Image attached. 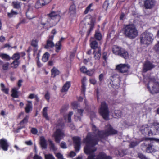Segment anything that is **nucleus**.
I'll return each mask as SVG.
<instances>
[{
	"label": "nucleus",
	"instance_id": "obj_46",
	"mask_svg": "<svg viewBox=\"0 0 159 159\" xmlns=\"http://www.w3.org/2000/svg\"><path fill=\"white\" fill-rule=\"evenodd\" d=\"M94 72L95 70L94 69H90L87 70L86 73L89 76H92L93 75Z\"/></svg>",
	"mask_w": 159,
	"mask_h": 159
},
{
	"label": "nucleus",
	"instance_id": "obj_45",
	"mask_svg": "<svg viewBox=\"0 0 159 159\" xmlns=\"http://www.w3.org/2000/svg\"><path fill=\"white\" fill-rule=\"evenodd\" d=\"M1 90L4 92L6 94H8V89L7 88H6L5 87L4 84L2 83L1 84Z\"/></svg>",
	"mask_w": 159,
	"mask_h": 159
},
{
	"label": "nucleus",
	"instance_id": "obj_42",
	"mask_svg": "<svg viewBox=\"0 0 159 159\" xmlns=\"http://www.w3.org/2000/svg\"><path fill=\"white\" fill-rule=\"evenodd\" d=\"M95 37L97 40H100L102 39V36L100 32L96 31L95 34Z\"/></svg>",
	"mask_w": 159,
	"mask_h": 159
},
{
	"label": "nucleus",
	"instance_id": "obj_56",
	"mask_svg": "<svg viewBox=\"0 0 159 159\" xmlns=\"http://www.w3.org/2000/svg\"><path fill=\"white\" fill-rule=\"evenodd\" d=\"M89 115L90 116V118L91 119L92 118L94 117L95 116V113L93 111L91 112L89 114Z\"/></svg>",
	"mask_w": 159,
	"mask_h": 159
},
{
	"label": "nucleus",
	"instance_id": "obj_36",
	"mask_svg": "<svg viewBox=\"0 0 159 159\" xmlns=\"http://www.w3.org/2000/svg\"><path fill=\"white\" fill-rule=\"evenodd\" d=\"M20 62L18 61H14L11 64V67L16 68H17Z\"/></svg>",
	"mask_w": 159,
	"mask_h": 159
},
{
	"label": "nucleus",
	"instance_id": "obj_62",
	"mask_svg": "<svg viewBox=\"0 0 159 159\" xmlns=\"http://www.w3.org/2000/svg\"><path fill=\"white\" fill-rule=\"evenodd\" d=\"M34 159H43L42 157L39 156L37 154H35L34 157Z\"/></svg>",
	"mask_w": 159,
	"mask_h": 159
},
{
	"label": "nucleus",
	"instance_id": "obj_8",
	"mask_svg": "<svg viewBox=\"0 0 159 159\" xmlns=\"http://www.w3.org/2000/svg\"><path fill=\"white\" fill-rule=\"evenodd\" d=\"M130 66L128 65L120 64L116 66V68L120 72L124 73L127 71Z\"/></svg>",
	"mask_w": 159,
	"mask_h": 159
},
{
	"label": "nucleus",
	"instance_id": "obj_23",
	"mask_svg": "<svg viewBox=\"0 0 159 159\" xmlns=\"http://www.w3.org/2000/svg\"><path fill=\"white\" fill-rule=\"evenodd\" d=\"M0 57L7 61H9L11 59V57L9 55L3 53H0Z\"/></svg>",
	"mask_w": 159,
	"mask_h": 159
},
{
	"label": "nucleus",
	"instance_id": "obj_27",
	"mask_svg": "<svg viewBox=\"0 0 159 159\" xmlns=\"http://www.w3.org/2000/svg\"><path fill=\"white\" fill-rule=\"evenodd\" d=\"M85 28L87 29L88 31H91L94 27V25L93 23L91 22L89 23L88 22L85 24Z\"/></svg>",
	"mask_w": 159,
	"mask_h": 159
},
{
	"label": "nucleus",
	"instance_id": "obj_28",
	"mask_svg": "<svg viewBox=\"0 0 159 159\" xmlns=\"http://www.w3.org/2000/svg\"><path fill=\"white\" fill-rule=\"evenodd\" d=\"M44 5V0H38L35 4V7L39 8L41 7Z\"/></svg>",
	"mask_w": 159,
	"mask_h": 159
},
{
	"label": "nucleus",
	"instance_id": "obj_19",
	"mask_svg": "<svg viewBox=\"0 0 159 159\" xmlns=\"http://www.w3.org/2000/svg\"><path fill=\"white\" fill-rule=\"evenodd\" d=\"M96 159H111L109 156H107L103 152H101L97 156Z\"/></svg>",
	"mask_w": 159,
	"mask_h": 159
},
{
	"label": "nucleus",
	"instance_id": "obj_48",
	"mask_svg": "<svg viewBox=\"0 0 159 159\" xmlns=\"http://www.w3.org/2000/svg\"><path fill=\"white\" fill-rule=\"evenodd\" d=\"M154 49L157 52L159 53V41L157 42L154 47Z\"/></svg>",
	"mask_w": 159,
	"mask_h": 159
},
{
	"label": "nucleus",
	"instance_id": "obj_14",
	"mask_svg": "<svg viewBox=\"0 0 159 159\" xmlns=\"http://www.w3.org/2000/svg\"><path fill=\"white\" fill-rule=\"evenodd\" d=\"M54 38V36H51L49 39L47 41V44L45 47L46 48H49L53 47L54 46V44L52 40Z\"/></svg>",
	"mask_w": 159,
	"mask_h": 159
},
{
	"label": "nucleus",
	"instance_id": "obj_39",
	"mask_svg": "<svg viewBox=\"0 0 159 159\" xmlns=\"http://www.w3.org/2000/svg\"><path fill=\"white\" fill-rule=\"evenodd\" d=\"M122 113L120 110H115L114 112V116L115 118H120L121 117Z\"/></svg>",
	"mask_w": 159,
	"mask_h": 159
},
{
	"label": "nucleus",
	"instance_id": "obj_5",
	"mask_svg": "<svg viewBox=\"0 0 159 159\" xmlns=\"http://www.w3.org/2000/svg\"><path fill=\"white\" fill-rule=\"evenodd\" d=\"M64 125V121H58L56 131L53 135V136L55 138L56 142L57 143H59L61 140L64 136V133L61 129Z\"/></svg>",
	"mask_w": 159,
	"mask_h": 159
},
{
	"label": "nucleus",
	"instance_id": "obj_38",
	"mask_svg": "<svg viewBox=\"0 0 159 159\" xmlns=\"http://www.w3.org/2000/svg\"><path fill=\"white\" fill-rule=\"evenodd\" d=\"M47 110L48 108L47 107H45L43 108V115L47 120H48L49 119L47 113Z\"/></svg>",
	"mask_w": 159,
	"mask_h": 159
},
{
	"label": "nucleus",
	"instance_id": "obj_35",
	"mask_svg": "<svg viewBox=\"0 0 159 159\" xmlns=\"http://www.w3.org/2000/svg\"><path fill=\"white\" fill-rule=\"evenodd\" d=\"M29 118V115L26 116L24 118L23 120L21 121L20 122V125L23 126L25 125L28 122Z\"/></svg>",
	"mask_w": 159,
	"mask_h": 159
},
{
	"label": "nucleus",
	"instance_id": "obj_22",
	"mask_svg": "<svg viewBox=\"0 0 159 159\" xmlns=\"http://www.w3.org/2000/svg\"><path fill=\"white\" fill-rule=\"evenodd\" d=\"M150 128L147 127L146 126L144 127L143 126L142 127H141L140 128V131H141L142 133L144 134L147 133L148 131L149 134H152L153 133V131H151V130H150L149 131H148V130L149 129V128Z\"/></svg>",
	"mask_w": 159,
	"mask_h": 159
},
{
	"label": "nucleus",
	"instance_id": "obj_3",
	"mask_svg": "<svg viewBox=\"0 0 159 159\" xmlns=\"http://www.w3.org/2000/svg\"><path fill=\"white\" fill-rule=\"evenodd\" d=\"M48 18L46 23L42 22L43 25L49 24L50 27L56 25L60 20V16L57 12L52 11L47 15Z\"/></svg>",
	"mask_w": 159,
	"mask_h": 159
},
{
	"label": "nucleus",
	"instance_id": "obj_41",
	"mask_svg": "<svg viewBox=\"0 0 159 159\" xmlns=\"http://www.w3.org/2000/svg\"><path fill=\"white\" fill-rule=\"evenodd\" d=\"M13 7L16 9H19L20 8V3L17 1H15L12 2Z\"/></svg>",
	"mask_w": 159,
	"mask_h": 159
},
{
	"label": "nucleus",
	"instance_id": "obj_21",
	"mask_svg": "<svg viewBox=\"0 0 159 159\" xmlns=\"http://www.w3.org/2000/svg\"><path fill=\"white\" fill-rule=\"evenodd\" d=\"M83 111L82 110H77V113L75 115V119L76 120H80Z\"/></svg>",
	"mask_w": 159,
	"mask_h": 159
},
{
	"label": "nucleus",
	"instance_id": "obj_33",
	"mask_svg": "<svg viewBox=\"0 0 159 159\" xmlns=\"http://www.w3.org/2000/svg\"><path fill=\"white\" fill-rule=\"evenodd\" d=\"M20 58V56L19 53H17L14 54L11 59L13 60L14 61H18Z\"/></svg>",
	"mask_w": 159,
	"mask_h": 159
},
{
	"label": "nucleus",
	"instance_id": "obj_52",
	"mask_svg": "<svg viewBox=\"0 0 159 159\" xmlns=\"http://www.w3.org/2000/svg\"><path fill=\"white\" fill-rule=\"evenodd\" d=\"M31 45L35 47H36L38 46V42L36 40H33L31 43Z\"/></svg>",
	"mask_w": 159,
	"mask_h": 159
},
{
	"label": "nucleus",
	"instance_id": "obj_34",
	"mask_svg": "<svg viewBox=\"0 0 159 159\" xmlns=\"http://www.w3.org/2000/svg\"><path fill=\"white\" fill-rule=\"evenodd\" d=\"M61 41L57 42L55 45L56 51L57 52H58L61 49Z\"/></svg>",
	"mask_w": 159,
	"mask_h": 159
},
{
	"label": "nucleus",
	"instance_id": "obj_18",
	"mask_svg": "<svg viewBox=\"0 0 159 159\" xmlns=\"http://www.w3.org/2000/svg\"><path fill=\"white\" fill-rule=\"evenodd\" d=\"M70 85L71 84L70 82H66L63 86L61 89V92H67L70 86Z\"/></svg>",
	"mask_w": 159,
	"mask_h": 159
},
{
	"label": "nucleus",
	"instance_id": "obj_58",
	"mask_svg": "<svg viewBox=\"0 0 159 159\" xmlns=\"http://www.w3.org/2000/svg\"><path fill=\"white\" fill-rule=\"evenodd\" d=\"M61 147L63 148H67L66 145L64 142H62L61 144Z\"/></svg>",
	"mask_w": 159,
	"mask_h": 159
},
{
	"label": "nucleus",
	"instance_id": "obj_13",
	"mask_svg": "<svg viewBox=\"0 0 159 159\" xmlns=\"http://www.w3.org/2000/svg\"><path fill=\"white\" fill-rule=\"evenodd\" d=\"M69 13L70 17L72 18L76 17V7L75 5H71L69 9Z\"/></svg>",
	"mask_w": 159,
	"mask_h": 159
},
{
	"label": "nucleus",
	"instance_id": "obj_9",
	"mask_svg": "<svg viewBox=\"0 0 159 159\" xmlns=\"http://www.w3.org/2000/svg\"><path fill=\"white\" fill-rule=\"evenodd\" d=\"M73 140L74 144V147L77 151L80 150V139L79 137H74L73 138Z\"/></svg>",
	"mask_w": 159,
	"mask_h": 159
},
{
	"label": "nucleus",
	"instance_id": "obj_49",
	"mask_svg": "<svg viewBox=\"0 0 159 159\" xmlns=\"http://www.w3.org/2000/svg\"><path fill=\"white\" fill-rule=\"evenodd\" d=\"M49 142L51 149L53 151H56L57 150V148L55 147L54 144L52 143V142L51 140L49 141Z\"/></svg>",
	"mask_w": 159,
	"mask_h": 159
},
{
	"label": "nucleus",
	"instance_id": "obj_44",
	"mask_svg": "<svg viewBox=\"0 0 159 159\" xmlns=\"http://www.w3.org/2000/svg\"><path fill=\"white\" fill-rule=\"evenodd\" d=\"M12 96L13 98H17L18 97L17 92L15 89H13L12 90Z\"/></svg>",
	"mask_w": 159,
	"mask_h": 159
},
{
	"label": "nucleus",
	"instance_id": "obj_50",
	"mask_svg": "<svg viewBox=\"0 0 159 159\" xmlns=\"http://www.w3.org/2000/svg\"><path fill=\"white\" fill-rule=\"evenodd\" d=\"M72 106L73 109H76L78 107L79 105L76 102H74L72 103Z\"/></svg>",
	"mask_w": 159,
	"mask_h": 159
},
{
	"label": "nucleus",
	"instance_id": "obj_54",
	"mask_svg": "<svg viewBox=\"0 0 159 159\" xmlns=\"http://www.w3.org/2000/svg\"><path fill=\"white\" fill-rule=\"evenodd\" d=\"M81 71L84 73H86L87 70V68L84 66H82L80 68Z\"/></svg>",
	"mask_w": 159,
	"mask_h": 159
},
{
	"label": "nucleus",
	"instance_id": "obj_1",
	"mask_svg": "<svg viewBox=\"0 0 159 159\" xmlns=\"http://www.w3.org/2000/svg\"><path fill=\"white\" fill-rule=\"evenodd\" d=\"M92 128L93 131H95V132L93 134L89 133L84 140L86 144L84 148V151L86 154L89 155L88 159H95L94 152L96 151L97 148L94 146L97 144L98 138L99 139L105 136L117 133V131L112 129L110 125L106 126L105 132L99 131L94 125H92Z\"/></svg>",
	"mask_w": 159,
	"mask_h": 159
},
{
	"label": "nucleus",
	"instance_id": "obj_43",
	"mask_svg": "<svg viewBox=\"0 0 159 159\" xmlns=\"http://www.w3.org/2000/svg\"><path fill=\"white\" fill-rule=\"evenodd\" d=\"M9 63L8 62L3 63L2 65V68L3 70H7L8 68Z\"/></svg>",
	"mask_w": 159,
	"mask_h": 159
},
{
	"label": "nucleus",
	"instance_id": "obj_25",
	"mask_svg": "<svg viewBox=\"0 0 159 159\" xmlns=\"http://www.w3.org/2000/svg\"><path fill=\"white\" fill-rule=\"evenodd\" d=\"M87 79L85 77H83L81 80L82 82V92L83 93L85 91L86 89V81Z\"/></svg>",
	"mask_w": 159,
	"mask_h": 159
},
{
	"label": "nucleus",
	"instance_id": "obj_7",
	"mask_svg": "<svg viewBox=\"0 0 159 159\" xmlns=\"http://www.w3.org/2000/svg\"><path fill=\"white\" fill-rule=\"evenodd\" d=\"M99 113L104 119L106 120L108 119L109 111L107 105L105 102H103L101 103L99 110Z\"/></svg>",
	"mask_w": 159,
	"mask_h": 159
},
{
	"label": "nucleus",
	"instance_id": "obj_55",
	"mask_svg": "<svg viewBox=\"0 0 159 159\" xmlns=\"http://www.w3.org/2000/svg\"><path fill=\"white\" fill-rule=\"evenodd\" d=\"M89 81L91 84L94 85L96 84L97 83V81L94 78H91L90 79Z\"/></svg>",
	"mask_w": 159,
	"mask_h": 159
},
{
	"label": "nucleus",
	"instance_id": "obj_4",
	"mask_svg": "<svg viewBox=\"0 0 159 159\" xmlns=\"http://www.w3.org/2000/svg\"><path fill=\"white\" fill-rule=\"evenodd\" d=\"M124 34L128 38L133 39L138 35V31L133 24L126 25L124 29Z\"/></svg>",
	"mask_w": 159,
	"mask_h": 159
},
{
	"label": "nucleus",
	"instance_id": "obj_57",
	"mask_svg": "<svg viewBox=\"0 0 159 159\" xmlns=\"http://www.w3.org/2000/svg\"><path fill=\"white\" fill-rule=\"evenodd\" d=\"M56 156L57 157V158L59 159H64L63 158V156L62 154H61L60 153H57L56 154Z\"/></svg>",
	"mask_w": 159,
	"mask_h": 159
},
{
	"label": "nucleus",
	"instance_id": "obj_31",
	"mask_svg": "<svg viewBox=\"0 0 159 159\" xmlns=\"http://www.w3.org/2000/svg\"><path fill=\"white\" fill-rule=\"evenodd\" d=\"M51 73L52 76L55 77L59 74V71L57 69L54 68L52 69Z\"/></svg>",
	"mask_w": 159,
	"mask_h": 159
},
{
	"label": "nucleus",
	"instance_id": "obj_63",
	"mask_svg": "<svg viewBox=\"0 0 159 159\" xmlns=\"http://www.w3.org/2000/svg\"><path fill=\"white\" fill-rule=\"evenodd\" d=\"M45 97L46 99L48 100V101L50 98V95L48 93H47L45 95Z\"/></svg>",
	"mask_w": 159,
	"mask_h": 159
},
{
	"label": "nucleus",
	"instance_id": "obj_61",
	"mask_svg": "<svg viewBox=\"0 0 159 159\" xmlns=\"http://www.w3.org/2000/svg\"><path fill=\"white\" fill-rule=\"evenodd\" d=\"M35 97L37 98V95H35L34 94H30L29 96V98L30 99H33Z\"/></svg>",
	"mask_w": 159,
	"mask_h": 159
},
{
	"label": "nucleus",
	"instance_id": "obj_53",
	"mask_svg": "<svg viewBox=\"0 0 159 159\" xmlns=\"http://www.w3.org/2000/svg\"><path fill=\"white\" fill-rule=\"evenodd\" d=\"M139 143V142H132L130 144V147L131 148H133L138 145Z\"/></svg>",
	"mask_w": 159,
	"mask_h": 159
},
{
	"label": "nucleus",
	"instance_id": "obj_16",
	"mask_svg": "<svg viewBox=\"0 0 159 159\" xmlns=\"http://www.w3.org/2000/svg\"><path fill=\"white\" fill-rule=\"evenodd\" d=\"M122 49L120 47L114 46L112 48V52L115 55L119 56Z\"/></svg>",
	"mask_w": 159,
	"mask_h": 159
},
{
	"label": "nucleus",
	"instance_id": "obj_59",
	"mask_svg": "<svg viewBox=\"0 0 159 159\" xmlns=\"http://www.w3.org/2000/svg\"><path fill=\"white\" fill-rule=\"evenodd\" d=\"M32 133L33 134H36L37 133V129L34 128H32L31 130Z\"/></svg>",
	"mask_w": 159,
	"mask_h": 159
},
{
	"label": "nucleus",
	"instance_id": "obj_51",
	"mask_svg": "<svg viewBox=\"0 0 159 159\" xmlns=\"http://www.w3.org/2000/svg\"><path fill=\"white\" fill-rule=\"evenodd\" d=\"M146 151L148 152H153L154 150H153L152 147L151 146L149 145L147 148Z\"/></svg>",
	"mask_w": 159,
	"mask_h": 159
},
{
	"label": "nucleus",
	"instance_id": "obj_47",
	"mask_svg": "<svg viewBox=\"0 0 159 159\" xmlns=\"http://www.w3.org/2000/svg\"><path fill=\"white\" fill-rule=\"evenodd\" d=\"M44 156L45 159H55L53 156L51 154H45Z\"/></svg>",
	"mask_w": 159,
	"mask_h": 159
},
{
	"label": "nucleus",
	"instance_id": "obj_17",
	"mask_svg": "<svg viewBox=\"0 0 159 159\" xmlns=\"http://www.w3.org/2000/svg\"><path fill=\"white\" fill-rule=\"evenodd\" d=\"M93 54H94V58L95 59L99 60L100 58L101 54V48L96 49L94 51Z\"/></svg>",
	"mask_w": 159,
	"mask_h": 159
},
{
	"label": "nucleus",
	"instance_id": "obj_32",
	"mask_svg": "<svg viewBox=\"0 0 159 159\" xmlns=\"http://www.w3.org/2000/svg\"><path fill=\"white\" fill-rule=\"evenodd\" d=\"M73 113L72 112H69L68 114L67 115H66L64 116V118L65 119V120L66 121L67 119V120L68 121V122H70L71 121V116L73 115Z\"/></svg>",
	"mask_w": 159,
	"mask_h": 159
},
{
	"label": "nucleus",
	"instance_id": "obj_30",
	"mask_svg": "<svg viewBox=\"0 0 159 159\" xmlns=\"http://www.w3.org/2000/svg\"><path fill=\"white\" fill-rule=\"evenodd\" d=\"M50 55L48 52L45 53L43 56L42 57V61L44 62L47 61L49 59Z\"/></svg>",
	"mask_w": 159,
	"mask_h": 159
},
{
	"label": "nucleus",
	"instance_id": "obj_11",
	"mask_svg": "<svg viewBox=\"0 0 159 159\" xmlns=\"http://www.w3.org/2000/svg\"><path fill=\"white\" fill-rule=\"evenodd\" d=\"M155 66L149 61L146 62L144 64L143 71L146 72L154 68Z\"/></svg>",
	"mask_w": 159,
	"mask_h": 159
},
{
	"label": "nucleus",
	"instance_id": "obj_15",
	"mask_svg": "<svg viewBox=\"0 0 159 159\" xmlns=\"http://www.w3.org/2000/svg\"><path fill=\"white\" fill-rule=\"evenodd\" d=\"M25 110L26 113H29L32 110V103L31 101H27Z\"/></svg>",
	"mask_w": 159,
	"mask_h": 159
},
{
	"label": "nucleus",
	"instance_id": "obj_37",
	"mask_svg": "<svg viewBox=\"0 0 159 159\" xmlns=\"http://www.w3.org/2000/svg\"><path fill=\"white\" fill-rule=\"evenodd\" d=\"M18 14V12L14 11L13 10H12L11 11V12L7 13V15L9 17L11 18L14 16L17 15Z\"/></svg>",
	"mask_w": 159,
	"mask_h": 159
},
{
	"label": "nucleus",
	"instance_id": "obj_26",
	"mask_svg": "<svg viewBox=\"0 0 159 159\" xmlns=\"http://www.w3.org/2000/svg\"><path fill=\"white\" fill-rule=\"evenodd\" d=\"M90 46L91 48L95 50L98 48H101L100 47L98 46V43L96 41H92L90 43Z\"/></svg>",
	"mask_w": 159,
	"mask_h": 159
},
{
	"label": "nucleus",
	"instance_id": "obj_60",
	"mask_svg": "<svg viewBox=\"0 0 159 159\" xmlns=\"http://www.w3.org/2000/svg\"><path fill=\"white\" fill-rule=\"evenodd\" d=\"M107 57V53L106 52H104L103 54V57L105 61H106Z\"/></svg>",
	"mask_w": 159,
	"mask_h": 159
},
{
	"label": "nucleus",
	"instance_id": "obj_64",
	"mask_svg": "<svg viewBox=\"0 0 159 159\" xmlns=\"http://www.w3.org/2000/svg\"><path fill=\"white\" fill-rule=\"evenodd\" d=\"M37 64L38 66L39 67H41L42 66V64L39 61V58H38V60L37 61Z\"/></svg>",
	"mask_w": 159,
	"mask_h": 159
},
{
	"label": "nucleus",
	"instance_id": "obj_6",
	"mask_svg": "<svg viewBox=\"0 0 159 159\" xmlns=\"http://www.w3.org/2000/svg\"><path fill=\"white\" fill-rule=\"evenodd\" d=\"M147 88L151 93L155 94L159 92V83L155 82L153 80L149 79Z\"/></svg>",
	"mask_w": 159,
	"mask_h": 159
},
{
	"label": "nucleus",
	"instance_id": "obj_40",
	"mask_svg": "<svg viewBox=\"0 0 159 159\" xmlns=\"http://www.w3.org/2000/svg\"><path fill=\"white\" fill-rule=\"evenodd\" d=\"M92 4L91 3L86 8L85 11H84V13L85 14H86L89 11H91L93 10V9L91 8V7L92 6Z\"/></svg>",
	"mask_w": 159,
	"mask_h": 159
},
{
	"label": "nucleus",
	"instance_id": "obj_10",
	"mask_svg": "<svg viewBox=\"0 0 159 159\" xmlns=\"http://www.w3.org/2000/svg\"><path fill=\"white\" fill-rule=\"evenodd\" d=\"M144 6L146 9H151L155 5V2L154 0H143Z\"/></svg>",
	"mask_w": 159,
	"mask_h": 159
},
{
	"label": "nucleus",
	"instance_id": "obj_24",
	"mask_svg": "<svg viewBox=\"0 0 159 159\" xmlns=\"http://www.w3.org/2000/svg\"><path fill=\"white\" fill-rule=\"evenodd\" d=\"M40 144L43 148H46L47 147L46 141L44 137L41 136L40 138Z\"/></svg>",
	"mask_w": 159,
	"mask_h": 159
},
{
	"label": "nucleus",
	"instance_id": "obj_29",
	"mask_svg": "<svg viewBox=\"0 0 159 159\" xmlns=\"http://www.w3.org/2000/svg\"><path fill=\"white\" fill-rule=\"evenodd\" d=\"M114 0H106L105 2L103 7L107 9L109 6H111L113 4Z\"/></svg>",
	"mask_w": 159,
	"mask_h": 159
},
{
	"label": "nucleus",
	"instance_id": "obj_20",
	"mask_svg": "<svg viewBox=\"0 0 159 159\" xmlns=\"http://www.w3.org/2000/svg\"><path fill=\"white\" fill-rule=\"evenodd\" d=\"M119 56L125 59H127L128 58L129 55L128 52L125 49L123 48Z\"/></svg>",
	"mask_w": 159,
	"mask_h": 159
},
{
	"label": "nucleus",
	"instance_id": "obj_2",
	"mask_svg": "<svg viewBox=\"0 0 159 159\" xmlns=\"http://www.w3.org/2000/svg\"><path fill=\"white\" fill-rule=\"evenodd\" d=\"M154 39L153 34L148 30H146L141 34L140 43L142 44L148 46L152 43Z\"/></svg>",
	"mask_w": 159,
	"mask_h": 159
},
{
	"label": "nucleus",
	"instance_id": "obj_12",
	"mask_svg": "<svg viewBox=\"0 0 159 159\" xmlns=\"http://www.w3.org/2000/svg\"><path fill=\"white\" fill-rule=\"evenodd\" d=\"M0 146L3 150L6 151L8 150L9 145L5 139H2L0 140Z\"/></svg>",
	"mask_w": 159,
	"mask_h": 159
}]
</instances>
